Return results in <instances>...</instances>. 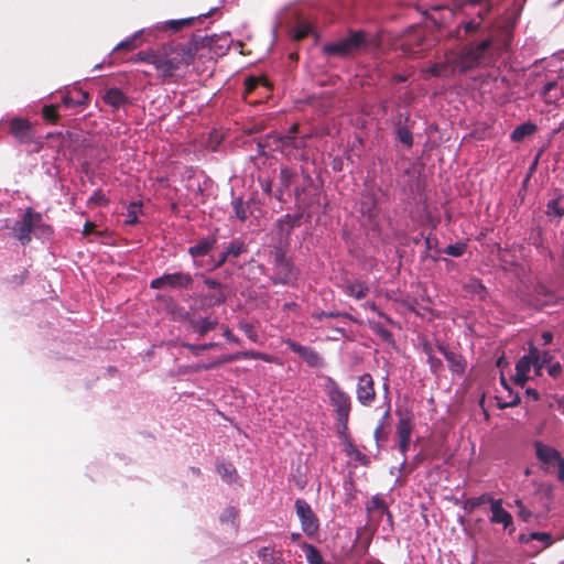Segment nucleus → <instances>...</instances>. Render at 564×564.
<instances>
[{
    "label": "nucleus",
    "mask_w": 564,
    "mask_h": 564,
    "mask_svg": "<svg viewBox=\"0 0 564 564\" xmlns=\"http://www.w3.org/2000/svg\"><path fill=\"white\" fill-rule=\"evenodd\" d=\"M198 41L194 35L188 42L172 41L158 47V76L163 83H170L176 73L189 66L198 51Z\"/></svg>",
    "instance_id": "f257e3e1"
},
{
    "label": "nucleus",
    "mask_w": 564,
    "mask_h": 564,
    "mask_svg": "<svg viewBox=\"0 0 564 564\" xmlns=\"http://www.w3.org/2000/svg\"><path fill=\"white\" fill-rule=\"evenodd\" d=\"M492 47L494 41L489 36L477 43L474 41L466 43L457 54L460 73L491 64Z\"/></svg>",
    "instance_id": "f03ea898"
},
{
    "label": "nucleus",
    "mask_w": 564,
    "mask_h": 564,
    "mask_svg": "<svg viewBox=\"0 0 564 564\" xmlns=\"http://www.w3.org/2000/svg\"><path fill=\"white\" fill-rule=\"evenodd\" d=\"M12 234L14 238L26 246L31 242V235L34 234L37 238H47L52 235V227L45 224L41 213L34 212L32 208H26L22 218L12 226Z\"/></svg>",
    "instance_id": "7ed1b4c3"
},
{
    "label": "nucleus",
    "mask_w": 564,
    "mask_h": 564,
    "mask_svg": "<svg viewBox=\"0 0 564 564\" xmlns=\"http://www.w3.org/2000/svg\"><path fill=\"white\" fill-rule=\"evenodd\" d=\"M325 390L334 409L339 433L346 435L351 411V399L332 377H326Z\"/></svg>",
    "instance_id": "20e7f679"
},
{
    "label": "nucleus",
    "mask_w": 564,
    "mask_h": 564,
    "mask_svg": "<svg viewBox=\"0 0 564 564\" xmlns=\"http://www.w3.org/2000/svg\"><path fill=\"white\" fill-rule=\"evenodd\" d=\"M368 35L365 31H349L347 36L337 42L326 43L323 53L326 56L350 57L368 45Z\"/></svg>",
    "instance_id": "39448f33"
},
{
    "label": "nucleus",
    "mask_w": 564,
    "mask_h": 564,
    "mask_svg": "<svg viewBox=\"0 0 564 564\" xmlns=\"http://www.w3.org/2000/svg\"><path fill=\"white\" fill-rule=\"evenodd\" d=\"M273 256V275L271 278L274 284H291L297 279L299 271L286 256V251L281 246H274Z\"/></svg>",
    "instance_id": "423d86ee"
},
{
    "label": "nucleus",
    "mask_w": 564,
    "mask_h": 564,
    "mask_svg": "<svg viewBox=\"0 0 564 564\" xmlns=\"http://www.w3.org/2000/svg\"><path fill=\"white\" fill-rule=\"evenodd\" d=\"M535 449V456L538 460L541 463V468L545 473H552L554 468H557V478L561 479L564 476V457H562L561 453L541 441H535L533 443Z\"/></svg>",
    "instance_id": "0eeeda50"
},
{
    "label": "nucleus",
    "mask_w": 564,
    "mask_h": 564,
    "mask_svg": "<svg viewBox=\"0 0 564 564\" xmlns=\"http://www.w3.org/2000/svg\"><path fill=\"white\" fill-rule=\"evenodd\" d=\"M295 511L303 532L310 538L315 536L319 530V522L311 506L304 499H296Z\"/></svg>",
    "instance_id": "6e6552de"
},
{
    "label": "nucleus",
    "mask_w": 564,
    "mask_h": 564,
    "mask_svg": "<svg viewBox=\"0 0 564 564\" xmlns=\"http://www.w3.org/2000/svg\"><path fill=\"white\" fill-rule=\"evenodd\" d=\"M193 281V276L189 273L174 272L163 274L162 276L152 280L150 286L154 290L165 286L173 289H191Z\"/></svg>",
    "instance_id": "1a4fd4ad"
},
{
    "label": "nucleus",
    "mask_w": 564,
    "mask_h": 564,
    "mask_svg": "<svg viewBox=\"0 0 564 564\" xmlns=\"http://www.w3.org/2000/svg\"><path fill=\"white\" fill-rule=\"evenodd\" d=\"M488 10L489 9L478 12L479 20L473 19L462 22L456 29L457 40L468 43L480 39L484 34L482 19L487 14Z\"/></svg>",
    "instance_id": "9d476101"
},
{
    "label": "nucleus",
    "mask_w": 564,
    "mask_h": 564,
    "mask_svg": "<svg viewBox=\"0 0 564 564\" xmlns=\"http://www.w3.org/2000/svg\"><path fill=\"white\" fill-rule=\"evenodd\" d=\"M302 214H286L282 218L278 219L275 227L278 230V245L286 247L290 243V237L294 228L301 225Z\"/></svg>",
    "instance_id": "9b49d317"
},
{
    "label": "nucleus",
    "mask_w": 564,
    "mask_h": 564,
    "mask_svg": "<svg viewBox=\"0 0 564 564\" xmlns=\"http://www.w3.org/2000/svg\"><path fill=\"white\" fill-rule=\"evenodd\" d=\"M308 139V135H279L275 139L276 148H279L282 153H284L288 156H294L295 159H305L304 154L301 153L299 156L294 151L303 150L306 148V141Z\"/></svg>",
    "instance_id": "f8f14e48"
},
{
    "label": "nucleus",
    "mask_w": 564,
    "mask_h": 564,
    "mask_svg": "<svg viewBox=\"0 0 564 564\" xmlns=\"http://www.w3.org/2000/svg\"><path fill=\"white\" fill-rule=\"evenodd\" d=\"M9 132L19 143H32L35 138L33 127L28 119H11L9 123Z\"/></svg>",
    "instance_id": "ddd939ff"
},
{
    "label": "nucleus",
    "mask_w": 564,
    "mask_h": 564,
    "mask_svg": "<svg viewBox=\"0 0 564 564\" xmlns=\"http://www.w3.org/2000/svg\"><path fill=\"white\" fill-rule=\"evenodd\" d=\"M460 73L457 55L446 57L444 62L435 63L430 67L423 69L425 77L427 75L433 77L446 78L453 76L455 73Z\"/></svg>",
    "instance_id": "4468645a"
},
{
    "label": "nucleus",
    "mask_w": 564,
    "mask_h": 564,
    "mask_svg": "<svg viewBox=\"0 0 564 564\" xmlns=\"http://www.w3.org/2000/svg\"><path fill=\"white\" fill-rule=\"evenodd\" d=\"M356 394L359 403L365 406L371 405L375 401V382L370 373H364L358 378Z\"/></svg>",
    "instance_id": "2eb2a0df"
},
{
    "label": "nucleus",
    "mask_w": 564,
    "mask_h": 564,
    "mask_svg": "<svg viewBox=\"0 0 564 564\" xmlns=\"http://www.w3.org/2000/svg\"><path fill=\"white\" fill-rule=\"evenodd\" d=\"M284 344L290 348L291 351L303 358L310 367L317 368L323 366V358L315 349L299 344L292 339H285Z\"/></svg>",
    "instance_id": "dca6fc26"
},
{
    "label": "nucleus",
    "mask_w": 564,
    "mask_h": 564,
    "mask_svg": "<svg viewBox=\"0 0 564 564\" xmlns=\"http://www.w3.org/2000/svg\"><path fill=\"white\" fill-rule=\"evenodd\" d=\"M248 252L247 243L237 238L229 242L225 250L219 254L218 260L215 262V268L223 267L226 262L235 263V260L241 254Z\"/></svg>",
    "instance_id": "f3484780"
},
{
    "label": "nucleus",
    "mask_w": 564,
    "mask_h": 564,
    "mask_svg": "<svg viewBox=\"0 0 564 564\" xmlns=\"http://www.w3.org/2000/svg\"><path fill=\"white\" fill-rule=\"evenodd\" d=\"M398 423L395 433L399 440H411L414 429V414L409 409H398L395 411Z\"/></svg>",
    "instance_id": "a211bd4d"
},
{
    "label": "nucleus",
    "mask_w": 564,
    "mask_h": 564,
    "mask_svg": "<svg viewBox=\"0 0 564 564\" xmlns=\"http://www.w3.org/2000/svg\"><path fill=\"white\" fill-rule=\"evenodd\" d=\"M541 97L547 105H556L561 99L564 98V85L560 84L556 79H547L543 85Z\"/></svg>",
    "instance_id": "6ab92c4d"
},
{
    "label": "nucleus",
    "mask_w": 564,
    "mask_h": 564,
    "mask_svg": "<svg viewBox=\"0 0 564 564\" xmlns=\"http://www.w3.org/2000/svg\"><path fill=\"white\" fill-rule=\"evenodd\" d=\"M491 517L490 521L492 523L502 524L505 529H509V534H512L514 531L513 520L510 512L502 508V500L498 499L492 501V506L490 507Z\"/></svg>",
    "instance_id": "aec40b11"
},
{
    "label": "nucleus",
    "mask_w": 564,
    "mask_h": 564,
    "mask_svg": "<svg viewBox=\"0 0 564 564\" xmlns=\"http://www.w3.org/2000/svg\"><path fill=\"white\" fill-rule=\"evenodd\" d=\"M424 37L421 30L416 31L413 35H409L401 44L402 51L410 57H420L424 51Z\"/></svg>",
    "instance_id": "412c9836"
},
{
    "label": "nucleus",
    "mask_w": 564,
    "mask_h": 564,
    "mask_svg": "<svg viewBox=\"0 0 564 564\" xmlns=\"http://www.w3.org/2000/svg\"><path fill=\"white\" fill-rule=\"evenodd\" d=\"M533 357L532 352L522 356L516 365L514 383L523 388L529 380V372L532 368Z\"/></svg>",
    "instance_id": "4be33fe9"
},
{
    "label": "nucleus",
    "mask_w": 564,
    "mask_h": 564,
    "mask_svg": "<svg viewBox=\"0 0 564 564\" xmlns=\"http://www.w3.org/2000/svg\"><path fill=\"white\" fill-rule=\"evenodd\" d=\"M101 98L106 105L110 106L115 110H118L120 107L129 104V98L117 87L107 88Z\"/></svg>",
    "instance_id": "5701e85b"
},
{
    "label": "nucleus",
    "mask_w": 564,
    "mask_h": 564,
    "mask_svg": "<svg viewBox=\"0 0 564 564\" xmlns=\"http://www.w3.org/2000/svg\"><path fill=\"white\" fill-rule=\"evenodd\" d=\"M343 291L350 297L362 300L369 292V285L360 280L346 281L343 285Z\"/></svg>",
    "instance_id": "b1692460"
},
{
    "label": "nucleus",
    "mask_w": 564,
    "mask_h": 564,
    "mask_svg": "<svg viewBox=\"0 0 564 564\" xmlns=\"http://www.w3.org/2000/svg\"><path fill=\"white\" fill-rule=\"evenodd\" d=\"M438 350L443 354L453 372L462 375L466 367L464 357L454 351H449L444 345H438Z\"/></svg>",
    "instance_id": "393cba45"
},
{
    "label": "nucleus",
    "mask_w": 564,
    "mask_h": 564,
    "mask_svg": "<svg viewBox=\"0 0 564 564\" xmlns=\"http://www.w3.org/2000/svg\"><path fill=\"white\" fill-rule=\"evenodd\" d=\"M368 513L372 514L376 513L379 517H382L383 514L387 516L388 520L392 521V514L388 509V506L382 497L379 495H376L371 498V500L367 503L366 507Z\"/></svg>",
    "instance_id": "a878e982"
},
{
    "label": "nucleus",
    "mask_w": 564,
    "mask_h": 564,
    "mask_svg": "<svg viewBox=\"0 0 564 564\" xmlns=\"http://www.w3.org/2000/svg\"><path fill=\"white\" fill-rule=\"evenodd\" d=\"M262 564H283L282 552L274 547L263 546L258 551Z\"/></svg>",
    "instance_id": "bb28decb"
},
{
    "label": "nucleus",
    "mask_w": 564,
    "mask_h": 564,
    "mask_svg": "<svg viewBox=\"0 0 564 564\" xmlns=\"http://www.w3.org/2000/svg\"><path fill=\"white\" fill-rule=\"evenodd\" d=\"M217 326L218 321L212 319L210 317L191 321L192 329L196 332L199 336H205L210 330H214Z\"/></svg>",
    "instance_id": "cd10ccee"
},
{
    "label": "nucleus",
    "mask_w": 564,
    "mask_h": 564,
    "mask_svg": "<svg viewBox=\"0 0 564 564\" xmlns=\"http://www.w3.org/2000/svg\"><path fill=\"white\" fill-rule=\"evenodd\" d=\"M216 243V238H204L199 240L196 245L192 246L188 249V252L192 257H204L209 253L210 250H213L214 246Z\"/></svg>",
    "instance_id": "c85d7f7f"
},
{
    "label": "nucleus",
    "mask_w": 564,
    "mask_h": 564,
    "mask_svg": "<svg viewBox=\"0 0 564 564\" xmlns=\"http://www.w3.org/2000/svg\"><path fill=\"white\" fill-rule=\"evenodd\" d=\"M536 124L531 121H527L512 131L510 138L513 142H521L524 138L532 135L536 131Z\"/></svg>",
    "instance_id": "c756f323"
},
{
    "label": "nucleus",
    "mask_w": 564,
    "mask_h": 564,
    "mask_svg": "<svg viewBox=\"0 0 564 564\" xmlns=\"http://www.w3.org/2000/svg\"><path fill=\"white\" fill-rule=\"evenodd\" d=\"M301 549L305 552L306 561L308 564H332L325 562L318 549L307 542L301 543Z\"/></svg>",
    "instance_id": "7c9ffc66"
},
{
    "label": "nucleus",
    "mask_w": 564,
    "mask_h": 564,
    "mask_svg": "<svg viewBox=\"0 0 564 564\" xmlns=\"http://www.w3.org/2000/svg\"><path fill=\"white\" fill-rule=\"evenodd\" d=\"M76 94L79 96L78 98H74L69 94L64 95L62 97V105L66 108L87 105L89 100V94L83 90H77Z\"/></svg>",
    "instance_id": "2f4dec72"
},
{
    "label": "nucleus",
    "mask_w": 564,
    "mask_h": 564,
    "mask_svg": "<svg viewBox=\"0 0 564 564\" xmlns=\"http://www.w3.org/2000/svg\"><path fill=\"white\" fill-rule=\"evenodd\" d=\"M490 495L482 494L479 497L469 498L464 503V509L468 512L473 511L474 509L480 507L481 505H485L487 502L490 503V507L492 506V501H495Z\"/></svg>",
    "instance_id": "473e14b6"
},
{
    "label": "nucleus",
    "mask_w": 564,
    "mask_h": 564,
    "mask_svg": "<svg viewBox=\"0 0 564 564\" xmlns=\"http://www.w3.org/2000/svg\"><path fill=\"white\" fill-rule=\"evenodd\" d=\"M158 58H159V53H158V48H156V50H150V51H141L138 54H135V56L132 58V61L135 63L144 62V63L151 64L158 70Z\"/></svg>",
    "instance_id": "72a5a7b5"
},
{
    "label": "nucleus",
    "mask_w": 564,
    "mask_h": 564,
    "mask_svg": "<svg viewBox=\"0 0 564 564\" xmlns=\"http://www.w3.org/2000/svg\"><path fill=\"white\" fill-rule=\"evenodd\" d=\"M370 329L380 337L383 341L388 344H394L393 335L390 330L384 328L380 323L369 322Z\"/></svg>",
    "instance_id": "f704fd0d"
},
{
    "label": "nucleus",
    "mask_w": 564,
    "mask_h": 564,
    "mask_svg": "<svg viewBox=\"0 0 564 564\" xmlns=\"http://www.w3.org/2000/svg\"><path fill=\"white\" fill-rule=\"evenodd\" d=\"M312 317L316 322H321L323 317H328V318L343 317V318H348L350 321H355V318L349 313H344V312H339V311H329V312L319 311V312H314L312 314Z\"/></svg>",
    "instance_id": "c9c22d12"
},
{
    "label": "nucleus",
    "mask_w": 564,
    "mask_h": 564,
    "mask_svg": "<svg viewBox=\"0 0 564 564\" xmlns=\"http://www.w3.org/2000/svg\"><path fill=\"white\" fill-rule=\"evenodd\" d=\"M397 139L399 142L404 144L408 149H410L413 145L412 132L405 126L397 127Z\"/></svg>",
    "instance_id": "e433bc0d"
},
{
    "label": "nucleus",
    "mask_w": 564,
    "mask_h": 564,
    "mask_svg": "<svg viewBox=\"0 0 564 564\" xmlns=\"http://www.w3.org/2000/svg\"><path fill=\"white\" fill-rule=\"evenodd\" d=\"M58 105H45L42 108V117L51 123H57L59 120Z\"/></svg>",
    "instance_id": "4c0bfd02"
},
{
    "label": "nucleus",
    "mask_w": 564,
    "mask_h": 564,
    "mask_svg": "<svg viewBox=\"0 0 564 564\" xmlns=\"http://www.w3.org/2000/svg\"><path fill=\"white\" fill-rule=\"evenodd\" d=\"M142 203L140 202H132L128 206L127 210V218L124 223L127 225H135L138 223V215L141 212Z\"/></svg>",
    "instance_id": "58836bf2"
},
{
    "label": "nucleus",
    "mask_w": 564,
    "mask_h": 564,
    "mask_svg": "<svg viewBox=\"0 0 564 564\" xmlns=\"http://www.w3.org/2000/svg\"><path fill=\"white\" fill-rule=\"evenodd\" d=\"M139 34L140 33H135L133 36L121 41L115 46L113 51H133L138 48L140 45V43L138 42Z\"/></svg>",
    "instance_id": "ea45409f"
},
{
    "label": "nucleus",
    "mask_w": 564,
    "mask_h": 564,
    "mask_svg": "<svg viewBox=\"0 0 564 564\" xmlns=\"http://www.w3.org/2000/svg\"><path fill=\"white\" fill-rule=\"evenodd\" d=\"M312 33V26L306 22L299 23L293 30V39L302 41Z\"/></svg>",
    "instance_id": "a19ab883"
},
{
    "label": "nucleus",
    "mask_w": 564,
    "mask_h": 564,
    "mask_svg": "<svg viewBox=\"0 0 564 564\" xmlns=\"http://www.w3.org/2000/svg\"><path fill=\"white\" fill-rule=\"evenodd\" d=\"M466 249H467V245L465 242L459 241L454 245H448L443 250V252L447 256L458 258L465 253Z\"/></svg>",
    "instance_id": "79ce46f5"
},
{
    "label": "nucleus",
    "mask_w": 564,
    "mask_h": 564,
    "mask_svg": "<svg viewBox=\"0 0 564 564\" xmlns=\"http://www.w3.org/2000/svg\"><path fill=\"white\" fill-rule=\"evenodd\" d=\"M217 470L228 482H231L237 476V470L230 464H218Z\"/></svg>",
    "instance_id": "37998d69"
},
{
    "label": "nucleus",
    "mask_w": 564,
    "mask_h": 564,
    "mask_svg": "<svg viewBox=\"0 0 564 564\" xmlns=\"http://www.w3.org/2000/svg\"><path fill=\"white\" fill-rule=\"evenodd\" d=\"M232 204H234V212H235L236 217L239 220L245 221L248 217L247 210H248L249 206L245 204L242 198H235Z\"/></svg>",
    "instance_id": "c03bdc74"
},
{
    "label": "nucleus",
    "mask_w": 564,
    "mask_h": 564,
    "mask_svg": "<svg viewBox=\"0 0 564 564\" xmlns=\"http://www.w3.org/2000/svg\"><path fill=\"white\" fill-rule=\"evenodd\" d=\"M238 356H239V359H256V360H263V361H271V357L264 352H260V351H253V350H248V351H239L238 352Z\"/></svg>",
    "instance_id": "a18cd8bd"
},
{
    "label": "nucleus",
    "mask_w": 564,
    "mask_h": 564,
    "mask_svg": "<svg viewBox=\"0 0 564 564\" xmlns=\"http://www.w3.org/2000/svg\"><path fill=\"white\" fill-rule=\"evenodd\" d=\"M218 343H206L202 345H195L189 343L182 344L183 347L187 348L189 351H192L195 356L200 355L203 350H207L214 347H218Z\"/></svg>",
    "instance_id": "49530a36"
},
{
    "label": "nucleus",
    "mask_w": 564,
    "mask_h": 564,
    "mask_svg": "<svg viewBox=\"0 0 564 564\" xmlns=\"http://www.w3.org/2000/svg\"><path fill=\"white\" fill-rule=\"evenodd\" d=\"M260 85L264 86V83H262L257 77H247L245 80V89H243V96L247 98L248 95L252 94Z\"/></svg>",
    "instance_id": "de8ad7c7"
},
{
    "label": "nucleus",
    "mask_w": 564,
    "mask_h": 564,
    "mask_svg": "<svg viewBox=\"0 0 564 564\" xmlns=\"http://www.w3.org/2000/svg\"><path fill=\"white\" fill-rule=\"evenodd\" d=\"M197 18H186V19H178V20H170L167 21V26L173 30V31H180L181 29L185 28V26H189L193 24V22L196 20Z\"/></svg>",
    "instance_id": "09e8293b"
},
{
    "label": "nucleus",
    "mask_w": 564,
    "mask_h": 564,
    "mask_svg": "<svg viewBox=\"0 0 564 564\" xmlns=\"http://www.w3.org/2000/svg\"><path fill=\"white\" fill-rule=\"evenodd\" d=\"M389 415V411L384 413L383 419H386ZM373 436L377 441V443L384 442L388 440V432L386 430V423L384 420H382L378 426L375 430Z\"/></svg>",
    "instance_id": "8fccbe9b"
},
{
    "label": "nucleus",
    "mask_w": 564,
    "mask_h": 564,
    "mask_svg": "<svg viewBox=\"0 0 564 564\" xmlns=\"http://www.w3.org/2000/svg\"><path fill=\"white\" fill-rule=\"evenodd\" d=\"M239 329L245 333V335L253 343H257L259 339L258 333L254 326L248 322H241L239 324Z\"/></svg>",
    "instance_id": "3c124183"
},
{
    "label": "nucleus",
    "mask_w": 564,
    "mask_h": 564,
    "mask_svg": "<svg viewBox=\"0 0 564 564\" xmlns=\"http://www.w3.org/2000/svg\"><path fill=\"white\" fill-rule=\"evenodd\" d=\"M546 214L549 216H556L558 218L564 215V208L560 206V200L557 198L547 203Z\"/></svg>",
    "instance_id": "603ef678"
},
{
    "label": "nucleus",
    "mask_w": 564,
    "mask_h": 564,
    "mask_svg": "<svg viewBox=\"0 0 564 564\" xmlns=\"http://www.w3.org/2000/svg\"><path fill=\"white\" fill-rule=\"evenodd\" d=\"M424 351L427 355L429 364L431 366L432 371L437 372L443 366L442 360L432 354V348L430 346L425 345Z\"/></svg>",
    "instance_id": "864d4df0"
},
{
    "label": "nucleus",
    "mask_w": 564,
    "mask_h": 564,
    "mask_svg": "<svg viewBox=\"0 0 564 564\" xmlns=\"http://www.w3.org/2000/svg\"><path fill=\"white\" fill-rule=\"evenodd\" d=\"M294 173L289 167H282L280 171V184L283 189L290 187Z\"/></svg>",
    "instance_id": "5fc2aeb1"
},
{
    "label": "nucleus",
    "mask_w": 564,
    "mask_h": 564,
    "mask_svg": "<svg viewBox=\"0 0 564 564\" xmlns=\"http://www.w3.org/2000/svg\"><path fill=\"white\" fill-rule=\"evenodd\" d=\"M529 538L544 543L545 547L552 545V543H553V538H552L551 533H549V532H532V533H530Z\"/></svg>",
    "instance_id": "6e6d98bb"
},
{
    "label": "nucleus",
    "mask_w": 564,
    "mask_h": 564,
    "mask_svg": "<svg viewBox=\"0 0 564 564\" xmlns=\"http://www.w3.org/2000/svg\"><path fill=\"white\" fill-rule=\"evenodd\" d=\"M530 352H532V357H533L532 368L534 369V372L536 376H541V373H542L541 371L545 365L542 364L541 360L539 359L538 348L534 347L533 344H530Z\"/></svg>",
    "instance_id": "4d7b16f0"
},
{
    "label": "nucleus",
    "mask_w": 564,
    "mask_h": 564,
    "mask_svg": "<svg viewBox=\"0 0 564 564\" xmlns=\"http://www.w3.org/2000/svg\"><path fill=\"white\" fill-rule=\"evenodd\" d=\"M516 506L518 507L519 509V512H518V517L520 519H522L523 521H529L532 517V512L525 508V506L523 505L522 500L520 499H517L514 501Z\"/></svg>",
    "instance_id": "13d9d810"
},
{
    "label": "nucleus",
    "mask_w": 564,
    "mask_h": 564,
    "mask_svg": "<svg viewBox=\"0 0 564 564\" xmlns=\"http://www.w3.org/2000/svg\"><path fill=\"white\" fill-rule=\"evenodd\" d=\"M238 359H239V356H238V352H236V354H230V355H224V356L219 357L218 359L213 360V362L215 364V368H217L223 364L232 362Z\"/></svg>",
    "instance_id": "bf43d9fd"
},
{
    "label": "nucleus",
    "mask_w": 564,
    "mask_h": 564,
    "mask_svg": "<svg viewBox=\"0 0 564 564\" xmlns=\"http://www.w3.org/2000/svg\"><path fill=\"white\" fill-rule=\"evenodd\" d=\"M89 203L96 204V205H107L108 199L102 194L101 191H96L89 198Z\"/></svg>",
    "instance_id": "052dcab7"
},
{
    "label": "nucleus",
    "mask_w": 564,
    "mask_h": 564,
    "mask_svg": "<svg viewBox=\"0 0 564 564\" xmlns=\"http://www.w3.org/2000/svg\"><path fill=\"white\" fill-rule=\"evenodd\" d=\"M547 373L552 378H557L562 373V366L560 362L552 364L547 367Z\"/></svg>",
    "instance_id": "680f3d73"
},
{
    "label": "nucleus",
    "mask_w": 564,
    "mask_h": 564,
    "mask_svg": "<svg viewBox=\"0 0 564 564\" xmlns=\"http://www.w3.org/2000/svg\"><path fill=\"white\" fill-rule=\"evenodd\" d=\"M192 371L194 372H200L203 370H210V369H215V364L213 361L208 362V364H196V365H193L191 367Z\"/></svg>",
    "instance_id": "e2e57ef3"
},
{
    "label": "nucleus",
    "mask_w": 564,
    "mask_h": 564,
    "mask_svg": "<svg viewBox=\"0 0 564 564\" xmlns=\"http://www.w3.org/2000/svg\"><path fill=\"white\" fill-rule=\"evenodd\" d=\"M520 403V397L519 394H514L510 401L508 402H503V403H498V406L500 409H507V408H513V406H517L518 404Z\"/></svg>",
    "instance_id": "0e129e2a"
},
{
    "label": "nucleus",
    "mask_w": 564,
    "mask_h": 564,
    "mask_svg": "<svg viewBox=\"0 0 564 564\" xmlns=\"http://www.w3.org/2000/svg\"><path fill=\"white\" fill-rule=\"evenodd\" d=\"M351 456L365 466L369 464V458L357 448H354V454Z\"/></svg>",
    "instance_id": "69168bd1"
},
{
    "label": "nucleus",
    "mask_w": 564,
    "mask_h": 564,
    "mask_svg": "<svg viewBox=\"0 0 564 564\" xmlns=\"http://www.w3.org/2000/svg\"><path fill=\"white\" fill-rule=\"evenodd\" d=\"M538 357L541 360L542 364L547 365L553 359V356L550 351L545 350L543 352L538 350Z\"/></svg>",
    "instance_id": "338daca9"
},
{
    "label": "nucleus",
    "mask_w": 564,
    "mask_h": 564,
    "mask_svg": "<svg viewBox=\"0 0 564 564\" xmlns=\"http://www.w3.org/2000/svg\"><path fill=\"white\" fill-rule=\"evenodd\" d=\"M473 290L475 293H477L480 296H484L486 294V288L480 281L474 282Z\"/></svg>",
    "instance_id": "774afa93"
}]
</instances>
